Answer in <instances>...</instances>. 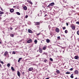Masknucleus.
Wrapping results in <instances>:
<instances>
[{
	"instance_id": "f257e3e1",
	"label": "nucleus",
	"mask_w": 79,
	"mask_h": 79,
	"mask_svg": "<svg viewBox=\"0 0 79 79\" xmlns=\"http://www.w3.org/2000/svg\"><path fill=\"white\" fill-rule=\"evenodd\" d=\"M35 23V25L37 26V27L39 28V25H40V23L39 22H34Z\"/></svg>"
},
{
	"instance_id": "f03ea898",
	"label": "nucleus",
	"mask_w": 79,
	"mask_h": 79,
	"mask_svg": "<svg viewBox=\"0 0 79 79\" xmlns=\"http://www.w3.org/2000/svg\"><path fill=\"white\" fill-rule=\"evenodd\" d=\"M55 5L54 2H52L50 4L47 6V8H50V6H53Z\"/></svg>"
},
{
	"instance_id": "7ed1b4c3",
	"label": "nucleus",
	"mask_w": 79,
	"mask_h": 79,
	"mask_svg": "<svg viewBox=\"0 0 79 79\" xmlns=\"http://www.w3.org/2000/svg\"><path fill=\"white\" fill-rule=\"evenodd\" d=\"M70 27L72 29H76V26L74 25H71Z\"/></svg>"
},
{
	"instance_id": "20e7f679",
	"label": "nucleus",
	"mask_w": 79,
	"mask_h": 79,
	"mask_svg": "<svg viewBox=\"0 0 79 79\" xmlns=\"http://www.w3.org/2000/svg\"><path fill=\"white\" fill-rule=\"evenodd\" d=\"M56 32L57 33H58L60 32V30L58 28H56Z\"/></svg>"
},
{
	"instance_id": "39448f33",
	"label": "nucleus",
	"mask_w": 79,
	"mask_h": 79,
	"mask_svg": "<svg viewBox=\"0 0 79 79\" xmlns=\"http://www.w3.org/2000/svg\"><path fill=\"white\" fill-rule=\"evenodd\" d=\"M8 54V52L7 51H6L4 53V56H6Z\"/></svg>"
},
{
	"instance_id": "423d86ee",
	"label": "nucleus",
	"mask_w": 79,
	"mask_h": 79,
	"mask_svg": "<svg viewBox=\"0 0 79 79\" xmlns=\"http://www.w3.org/2000/svg\"><path fill=\"white\" fill-rule=\"evenodd\" d=\"M32 70H33V68L32 67H31L29 68L28 69V71H32Z\"/></svg>"
},
{
	"instance_id": "0eeeda50",
	"label": "nucleus",
	"mask_w": 79,
	"mask_h": 79,
	"mask_svg": "<svg viewBox=\"0 0 79 79\" xmlns=\"http://www.w3.org/2000/svg\"><path fill=\"white\" fill-rule=\"evenodd\" d=\"M46 41L47 43H49L50 42V40L48 39H47L46 40Z\"/></svg>"
},
{
	"instance_id": "6e6552de",
	"label": "nucleus",
	"mask_w": 79,
	"mask_h": 79,
	"mask_svg": "<svg viewBox=\"0 0 79 79\" xmlns=\"http://www.w3.org/2000/svg\"><path fill=\"white\" fill-rule=\"evenodd\" d=\"M27 43H31V42H32V40L31 39H30L27 41Z\"/></svg>"
},
{
	"instance_id": "1a4fd4ad",
	"label": "nucleus",
	"mask_w": 79,
	"mask_h": 79,
	"mask_svg": "<svg viewBox=\"0 0 79 79\" xmlns=\"http://www.w3.org/2000/svg\"><path fill=\"white\" fill-rule=\"evenodd\" d=\"M75 73V74H79V72L77 70H76Z\"/></svg>"
},
{
	"instance_id": "9d476101",
	"label": "nucleus",
	"mask_w": 79,
	"mask_h": 79,
	"mask_svg": "<svg viewBox=\"0 0 79 79\" xmlns=\"http://www.w3.org/2000/svg\"><path fill=\"white\" fill-rule=\"evenodd\" d=\"M17 75L19 77H20V73L19 71L17 72Z\"/></svg>"
},
{
	"instance_id": "9b49d317",
	"label": "nucleus",
	"mask_w": 79,
	"mask_h": 79,
	"mask_svg": "<svg viewBox=\"0 0 79 79\" xmlns=\"http://www.w3.org/2000/svg\"><path fill=\"white\" fill-rule=\"evenodd\" d=\"M10 13H13L14 11V9H11L10 10Z\"/></svg>"
},
{
	"instance_id": "f8f14e48",
	"label": "nucleus",
	"mask_w": 79,
	"mask_h": 79,
	"mask_svg": "<svg viewBox=\"0 0 79 79\" xmlns=\"http://www.w3.org/2000/svg\"><path fill=\"white\" fill-rule=\"evenodd\" d=\"M74 58L76 60H77V59H79V57L77 56H76Z\"/></svg>"
},
{
	"instance_id": "ddd939ff",
	"label": "nucleus",
	"mask_w": 79,
	"mask_h": 79,
	"mask_svg": "<svg viewBox=\"0 0 79 79\" xmlns=\"http://www.w3.org/2000/svg\"><path fill=\"white\" fill-rule=\"evenodd\" d=\"M73 75H74V74L73 73H72L71 75L70 76V77L71 78H74V76Z\"/></svg>"
},
{
	"instance_id": "4468645a",
	"label": "nucleus",
	"mask_w": 79,
	"mask_h": 79,
	"mask_svg": "<svg viewBox=\"0 0 79 79\" xmlns=\"http://www.w3.org/2000/svg\"><path fill=\"white\" fill-rule=\"evenodd\" d=\"M23 8L24 10H27V8L26 6H24L23 7Z\"/></svg>"
},
{
	"instance_id": "2eb2a0df",
	"label": "nucleus",
	"mask_w": 79,
	"mask_h": 79,
	"mask_svg": "<svg viewBox=\"0 0 79 79\" xmlns=\"http://www.w3.org/2000/svg\"><path fill=\"white\" fill-rule=\"evenodd\" d=\"M27 2H28L29 3H31V4H32V2H31V1H29V0L27 1Z\"/></svg>"
},
{
	"instance_id": "dca6fc26",
	"label": "nucleus",
	"mask_w": 79,
	"mask_h": 79,
	"mask_svg": "<svg viewBox=\"0 0 79 79\" xmlns=\"http://www.w3.org/2000/svg\"><path fill=\"white\" fill-rule=\"evenodd\" d=\"M39 52H40V53H42V49H40L39 50Z\"/></svg>"
},
{
	"instance_id": "f3484780",
	"label": "nucleus",
	"mask_w": 79,
	"mask_h": 79,
	"mask_svg": "<svg viewBox=\"0 0 79 79\" xmlns=\"http://www.w3.org/2000/svg\"><path fill=\"white\" fill-rule=\"evenodd\" d=\"M28 32H29V33H32V31L30 29H28Z\"/></svg>"
},
{
	"instance_id": "a211bd4d",
	"label": "nucleus",
	"mask_w": 79,
	"mask_h": 79,
	"mask_svg": "<svg viewBox=\"0 0 79 79\" xmlns=\"http://www.w3.org/2000/svg\"><path fill=\"white\" fill-rule=\"evenodd\" d=\"M11 69L12 70L14 71H15V69L13 68V67H11Z\"/></svg>"
},
{
	"instance_id": "6ab92c4d",
	"label": "nucleus",
	"mask_w": 79,
	"mask_h": 79,
	"mask_svg": "<svg viewBox=\"0 0 79 79\" xmlns=\"http://www.w3.org/2000/svg\"><path fill=\"white\" fill-rule=\"evenodd\" d=\"M10 35L11 37H14V35L12 34H10Z\"/></svg>"
},
{
	"instance_id": "aec40b11",
	"label": "nucleus",
	"mask_w": 79,
	"mask_h": 79,
	"mask_svg": "<svg viewBox=\"0 0 79 79\" xmlns=\"http://www.w3.org/2000/svg\"><path fill=\"white\" fill-rule=\"evenodd\" d=\"M16 13L17 14V15H21V14H20V13H19V12H16Z\"/></svg>"
},
{
	"instance_id": "412c9836",
	"label": "nucleus",
	"mask_w": 79,
	"mask_h": 79,
	"mask_svg": "<svg viewBox=\"0 0 79 79\" xmlns=\"http://www.w3.org/2000/svg\"><path fill=\"white\" fill-rule=\"evenodd\" d=\"M21 59H22V58H19L18 60V62H19L20 61V60H21Z\"/></svg>"
},
{
	"instance_id": "4be33fe9",
	"label": "nucleus",
	"mask_w": 79,
	"mask_h": 79,
	"mask_svg": "<svg viewBox=\"0 0 79 79\" xmlns=\"http://www.w3.org/2000/svg\"><path fill=\"white\" fill-rule=\"evenodd\" d=\"M56 72L57 74H60V71L59 70H57Z\"/></svg>"
},
{
	"instance_id": "5701e85b",
	"label": "nucleus",
	"mask_w": 79,
	"mask_h": 79,
	"mask_svg": "<svg viewBox=\"0 0 79 79\" xmlns=\"http://www.w3.org/2000/svg\"><path fill=\"white\" fill-rule=\"evenodd\" d=\"M43 49L44 50H46V47H43Z\"/></svg>"
},
{
	"instance_id": "b1692460",
	"label": "nucleus",
	"mask_w": 79,
	"mask_h": 79,
	"mask_svg": "<svg viewBox=\"0 0 79 79\" xmlns=\"http://www.w3.org/2000/svg\"><path fill=\"white\" fill-rule=\"evenodd\" d=\"M7 66L9 68L10 66V64H8L7 65Z\"/></svg>"
},
{
	"instance_id": "393cba45",
	"label": "nucleus",
	"mask_w": 79,
	"mask_h": 79,
	"mask_svg": "<svg viewBox=\"0 0 79 79\" xmlns=\"http://www.w3.org/2000/svg\"><path fill=\"white\" fill-rule=\"evenodd\" d=\"M34 42L35 43V44H37V41L36 40H35L34 41Z\"/></svg>"
},
{
	"instance_id": "a878e982",
	"label": "nucleus",
	"mask_w": 79,
	"mask_h": 79,
	"mask_svg": "<svg viewBox=\"0 0 79 79\" xmlns=\"http://www.w3.org/2000/svg\"><path fill=\"white\" fill-rule=\"evenodd\" d=\"M48 61V60H46V59H45L44 60V62H45V63H46L47 61Z\"/></svg>"
},
{
	"instance_id": "bb28decb",
	"label": "nucleus",
	"mask_w": 79,
	"mask_h": 79,
	"mask_svg": "<svg viewBox=\"0 0 79 79\" xmlns=\"http://www.w3.org/2000/svg\"><path fill=\"white\" fill-rule=\"evenodd\" d=\"M66 74H70V72H67L66 73Z\"/></svg>"
},
{
	"instance_id": "cd10ccee",
	"label": "nucleus",
	"mask_w": 79,
	"mask_h": 79,
	"mask_svg": "<svg viewBox=\"0 0 79 79\" xmlns=\"http://www.w3.org/2000/svg\"><path fill=\"white\" fill-rule=\"evenodd\" d=\"M65 34H67L68 33V30H65Z\"/></svg>"
},
{
	"instance_id": "c85d7f7f",
	"label": "nucleus",
	"mask_w": 79,
	"mask_h": 79,
	"mask_svg": "<svg viewBox=\"0 0 79 79\" xmlns=\"http://www.w3.org/2000/svg\"><path fill=\"white\" fill-rule=\"evenodd\" d=\"M16 54V52H15V51H13L12 52V54Z\"/></svg>"
},
{
	"instance_id": "c756f323",
	"label": "nucleus",
	"mask_w": 79,
	"mask_h": 79,
	"mask_svg": "<svg viewBox=\"0 0 79 79\" xmlns=\"http://www.w3.org/2000/svg\"><path fill=\"white\" fill-rule=\"evenodd\" d=\"M57 39L59 40H60V36H58L57 37Z\"/></svg>"
},
{
	"instance_id": "7c9ffc66",
	"label": "nucleus",
	"mask_w": 79,
	"mask_h": 79,
	"mask_svg": "<svg viewBox=\"0 0 79 79\" xmlns=\"http://www.w3.org/2000/svg\"><path fill=\"white\" fill-rule=\"evenodd\" d=\"M3 13H3V12L1 11V12L0 13V15H2V14H3Z\"/></svg>"
},
{
	"instance_id": "2f4dec72",
	"label": "nucleus",
	"mask_w": 79,
	"mask_h": 79,
	"mask_svg": "<svg viewBox=\"0 0 79 79\" xmlns=\"http://www.w3.org/2000/svg\"><path fill=\"white\" fill-rule=\"evenodd\" d=\"M50 60L51 61H53V59L52 58H50Z\"/></svg>"
},
{
	"instance_id": "473e14b6",
	"label": "nucleus",
	"mask_w": 79,
	"mask_h": 79,
	"mask_svg": "<svg viewBox=\"0 0 79 79\" xmlns=\"http://www.w3.org/2000/svg\"><path fill=\"white\" fill-rule=\"evenodd\" d=\"M66 29V27H63V30H64V29Z\"/></svg>"
},
{
	"instance_id": "72a5a7b5",
	"label": "nucleus",
	"mask_w": 79,
	"mask_h": 79,
	"mask_svg": "<svg viewBox=\"0 0 79 79\" xmlns=\"http://www.w3.org/2000/svg\"><path fill=\"white\" fill-rule=\"evenodd\" d=\"M48 28H49V29H50V28H51V27H50V25H48Z\"/></svg>"
},
{
	"instance_id": "f704fd0d",
	"label": "nucleus",
	"mask_w": 79,
	"mask_h": 79,
	"mask_svg": "<svg viewBox=\"0 0 79 79\" xmlns=\"http://www.w3.org/2000/svg\"><path fill=\"white\" fill-rule=\"evenodd\" d=\"M2 40H1L0 38V44H2Z\"/></svg>"
},
{
	"instance_id": "c9c22d12",
	"label": "nucleus",
	"mask_w": 79,
	"mask_h": 79,
	"mask_svg": "<svg viewBox=\"0 0 79 79\" xmlns=\"http://www.w3.org/2000/svg\"><path fill=\"white\" fill-rule=\"evenodd\" d=\"M40 33H39L38 34H37V33L36 34L37 35H40Z\"/></svg>"
},
{
	"instance_id": "e433bc0d",
	"label": "nucleus",
	"mask_w": 79,
	"mask_h": 79,
	"mask_svg": "<svg viewBox=\"0 0 79 79\" xmlns=\"http://www.w3.org/2000/svg\"><path fill=\"white\" fill-rule=\"evenodd\" d=\"M77 34L78 35H79V31H77Z\"/></svg>"
},
{
	"instance_id": "4c0bfd02",
	"label": "nucleus",
	"mask_w": 79,
	"mask_h": 79,
	"mask_svg": "<svg viewBox=\"0 0 79 79\" xmlns=\"http://www.w3.org/2000/svg\"><path fill=\"white\" fill-rule=\"evenodd\" d=\"M73 68H71L70 69V71H73Z\"/></svg>"
},
{
	"instance_id": "58836bf2",
	"label": "nucleus",
	"mask_w": 79,
	"mask_h": 79,
	"mask_svg": "<svg viewBox=\"0 0 79 79\" xmlns=\"http://www.w3.org/2000/svg\"><path fill=\"white\" fill-rule=\"evenodd\" d=\"M76 24H79V22L77 21L76 22Z\"/></svg>"
},
{
	"instance_id": "ea45409f",
	"label": "nucleus",
	"mask_w": 79,
	"mask_h": 79,
	"mask_svg": "<svg viewBox=\"0 0 79 79\" xmlns=\"http://www.w3.org/2000/svg\"><path fill=\"white\" fill-rule=\"evenodd\" d=\"M40 56V55L39 54L37 56H36V57H38V56Z\"/></svg>"
},
{
	"instance_id": "a19ab883",
	"label": "nucleus",
	"mask_w": 79,
	"mask_h": 79,
	"mask_svg": "<svg viewBox=\"0 0 79 79\" xmlns=\"http://www.w3.org/2000/svg\"><path fill=\"white\" fill-rule=\"evenodd\" d=\"M28 17V16H27V15H26L25 16V18H27Z\"/></svg>"
},
{
	"instance_id": "79ce46f5",
	"label": "nucleus",
	"mask_w": 79,
	"mask_h": 79,
	"mask_svg": "<svg viewBox=\"0 0 79 79\" xmlns=\"http://www.w3.org/2000/svg\"><path fill=\"white\" fill-rule=\"evenodd\" d=\"M0 8L1 9V10H2V11H3V9H2L1 7H0Z\"/></svg>"
},
{
	"instance_id": "37998d69",
	"label": "nucleus",
	"mask_w": 79,
	"mask_h": 79,
	"mask_svg": "<svg viewBox=\"0 0 79 79\" xmlns=\"http://www.w3.org/2000/svg\"><path fill=\"white\" fill-rule=\"evenodd\" d=\"M1 63L2 64H3V61H1Z\"/></svg>"
},
{
	"instance_id": "c03bdc74",
	"label": "nucleus",
	"mask_w": 79,
	"mask_h": 79,
	"mask_svg": "<svg viewBox=\"0 0 79 79\" xmlns=\"http://www.w3.org/2000/svg\"><path fill=\"white\" fill-rule=\"evenodd\" d=\"M10 29L11 30H13V28H12V27H11L10 28Z\"/></svg>"
},
{
	"instance_id": "a18cd8bd",
	"label": "nucleus",
	"mask_w": 79,
	"mask_h": 79,
	"mask_svg": "<svg viewBox=\"0 0 79 79\" xmlns=\"http://www.w3.org/2000/svg\"><path fill=\"white\" fill-rule=\"evenodd\" d=\"M69 24H68V23H66V25H67V26H68V25H69Z\"/></svg>"
},
{
	"instance_id": "49530a36",
	"label": "nucleus",
	"mask_w": 79,
	"mask_h": 79,
	"mask_svg": "<svg viewBox=\"0 0 79 79\" xmlns=\"http://www.w3.org/2000/svg\"><path fill=\"white\" fill-rule=\"evenodd\" d=\"M45 52H44L43 54L42 55H45Z\"/></svg>"
},
{
	"instance_id": "de8ad7c7",
	"label": "nucleus",
	"mask_w": 79,
	"mask_h": 79,
	"mask_svg": "<svg viewBox=\"0 0 79 79\" xmlns=\"http://www.w3.org/2000/svg\"><path fill=\"white\" fill-rule=\"evenodd\" d=\"M40 15H41V14H42V11L40 10Z\"/></svg>"
},
{
	"instance_id": "09e8293b",
	"label": "nucleus",
	"mask_w": 79,
	"mask_h": 79,
	"mask_svg": "<svg viewBox=\"0 0 79 79\" xmlns=\"http://www.w3.org/2000/svg\"><path fill=\"white\" fill-rule=\"evenodd\" d=\"M47 16V15L46 14L44 15V17H45V16Z\"/></svg>"
},
{
	"instance_id": "8fccbe9b",
	"label": "nucleus",
	"mask_w": 79,
	"mask_h": 79,
	"mask_svg": "<svg viewBox=\"0 0 79 79\" xmlns=\"http://www.w3.org/2000/svg\"><path fill=\"white\" fill-rule=\"evenodd\" d=\"M49 78H50L49 77H47V78H46L45 79H49Z\"/></svg>"
},
{
	"instance_id": "3c124183",
	"label": "nucleus",
	"mask_w": 79,
	"mask_h": 79,
	"mask_svg": "<svg viewBox=\"0 0 79 79\" xmlns=\"http://www.w3.org/2000/svg\"><path fill=\"white\" fill-rule=\"evenodd\" d=\"M39 15H40V14H38V16H40Z\"/></svg>"
},
{
	"instance_id": "603ef678",
	"label": "nucleus",
	"mask_w": 79,
	"mask_h": 79,
	"mask_svg": "<svg viewBox=\"0 0 79 79\" xmlns=\"http://www.w3.org/2000/svg\"><path fill=\"white\" fill-rule=\"evenodd\" d=\"M0 67H2V65L0 64Z\"/></svg>"
},
{
	"instance_id": "864d4df0",
	"label": "nucleus",
	"mask_w": 79,
	"mask_h": 79,
	"mask_svg": "<svg viewBox=\"0 0 79 79\" xmlns=\"http://www.w3.org/2000/svg\"><path fill=\"white\" fill-rule=\"evenodd\" d=\"M61 48L63 49V48H64V47H61Z\"/></svg>"
},
{
	"instance_id": "5fc2aeb1",
	"label": "nucleus",
	"mask_w": 79,
	"mask_h": 79,
	"mask_svg": "<svg viewBox=\"0 0 79 79\" xmlns=\"http://www.w3.org/2000/svg\"><path fill=\"white\" fill-rule=\"evenodd\" d=\"M75 79H77V78L76 77Z\"/></svg>"
},
{
	"instance_id": "6e6d98bb",
	"label": "nucleus",
	"mask_w": 79,
	"mask_h": 79,
	"mask_svg": "<svg viewBox=\"0 0 79 79\" xmlns=\"http://www.w3.org/2000/svg\"><path fill=\"white\" fill-rule=\"evenodd\" d=\"M43 8H45V7H44V6H43Z\"/></svg>"
},
{
	"instance_id": "4d7b16f0",
	"label": "nucleus",
	"mask_w": 79,
	"mask_h": 79,
	"mask_svg": "<svg viewBox=\"0 0 79 79\" xmlns=\"http://www.w3.org/2000/svg\"><path fill=\"white\" fill-rule=\"evenodd\" d=\"M22 73H23V74H24V72H23Z\"/></svg>"
},
{
	"instance_id": "13d9d810",
	"label": "nucleus",
	"mask_w": 79,
	"mask_h": 79,
	"mask_svg": "<svg viewBox=\"0 0 79 79\" xmlns=\"http://www.w3.org/2000/svg\"><path fill=\"white\" fill-rule=\"evenodd\" d=\"M42 41H43V42H44V40H42Z\"/></svg>"
},
{
	"instance_id": "bf43d9fd",
	"label": "nucleus",
	"mask_w": 79,
	"mask_h": 79,
	"mask_svg": "<svg viewBox=\"0 0 79 79\" xmlns=\"http://www.w3.org/2000/svg\"><path fill=\"white\" fill-rule=\"evenodd\" d=\"M41 43H42V41H41Z\"/></svg>"
},
{
	"instance_id": "052dcab7",
	"label": "nucleus",
	"mask_w": 79,
	"mask_h": 79,
	"mask_svg": "<svg viewBox=\"0 0 79 79\" xmlns=\"http://www.w3.org/2000/svg\"><path fill=\"white\" fill-rule=\"evenodd\" d=\"M15 6H13V7H14V8H15Z\"/></svg>"
},
{
	"instance_id": "680f3d73",
	"label": "nucleus",
	"mask_w": 79,
	"mask_h": 79,
	"mask_svg": "<svg viewBox=\"0 0 79 79\" xmlns=\"http://www.w3.org/2000/svg\"><path fill=\"white\" fill-rule=\"evenodd\" d=\"M2 16V15H0V16Z\"/></svg>"
},
{
	"instance_id": "e2e57ef3",
	"label": "nucleus",
	"mask_w": 79,
	"mask_h": 79,
	"mask_svg": "<svg viewBox=\"0 0 79 79\" xmlns=\"http://www.w3.org/2000/svg\"><path fill=\"white\" fill-rule=\"evenodd\" d=\"M5 42H6V41H5Z\"/></svg>"
},
{
	"instance_id": "0e129e2a",
	"label": "nucleus",
	"mask_w": 79,
	"mask_h": 79,
	"mask_svg": "<svg viewBox=\"0 0 79 79\" xmlns=\"http://www.w3.org/2000/svg\"><path fill=\"white\" fill-rule=\"evenodd\" d=\"M64 52V51H63V52Z\"/></svg>"
},
{
	"instance_id": "69168bd1",
	"label": "nucleus",
	"mask_w": 79,
	"mask_h": 79,
	"mask_svg": "<svg viewBox=\"0 0 79 79\" xmlns=\"http://www.w3.org/2000/svg\"><path fill=\"white\" fill-rule=\"evenodd\" d=\"M1 12H2V11H0V13H1Z\"/></svg>"
},
{
	"instance_id": "338daca9",
	"label": "nucleus",
	"mask_w": 79,
	"mask_h": 79,
	"mask_svg": "<svg viewBox=\"0 0 79 79\" xmlns=\"http://www.w3.org/2000/svg\"><path fill=\"white\" fill-rule=\"evenodd\" d=\"M26 60H27V59H26Z\"/></svg>"
},
{
	"instance_id": "774afa93",
	"label": "nucleus",
	"mask_w": 79,
	"mask_h": 79,
	"mask_svg": "<svg viewBox=\"0 0 79 79\" xmlns=\"http://www.w3.org/2000/svg\"><path fill=\"white\" fill-rule=\"evenodd\" d=\"M9 47V48H10V47Z\"/></svg>"
}]
</instances>
